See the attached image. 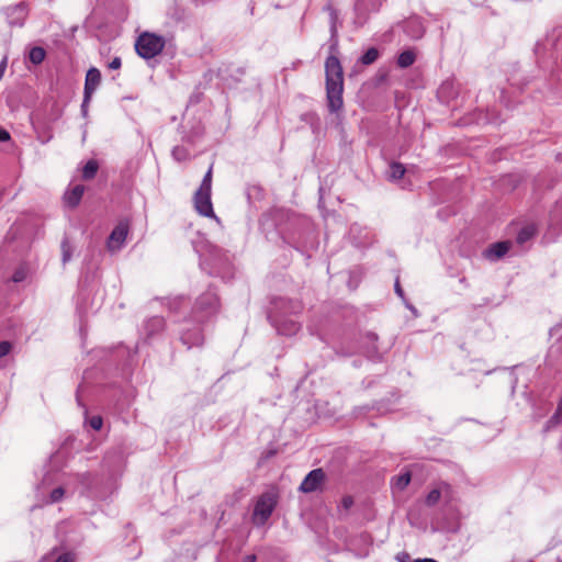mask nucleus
I'll return each mask as SVG.
<instances>
[{"instance_id":"4be33fe9","label":"nucleus","mask_w":562,"mask_h":562,"mask_svg":"<svg viewBox=\"0 0 562 562\" xmlns=\"http://www.w3.org/2000/svg\"><path fill=\"white\" fill-rule=\"evenodd\" d=\"M411 483V473H403L394 479L393 486L398 491L405 490Z\"/></svg>"},{"instance_id":"a878e982","label":"nucleus","mask_w":562,"mask_h":562,"mask_svg":"<svg viewBox=\"0 0 562 562\" xmlns=\"http://www.w3.org/2000/svg\"><path fill=\"white\" fill-rule=\"evenodd\" d=\"M212 177H213V165L210 166L209 170L204 175L200 187L212 189Z\"/></svg>"},{"instance_id":"412c9836","label":"nucleus","mask_w":562,"mask_h":562,"mask_svg":"<svg viewBox=\"0 0 562 562\" xmlns=\"http://www.w3.org/2000/svg\"><path fill=\"white\" fill-rule=\"evenodd\" d=\"M45 56H46V52L41 46L32 47L29 53V58H30L31 63L34 65H40L41 63H43V60L45 59Z\"/></svg>"},{"instance_id":"423d86ee","label":"nucleus","mask_w":562,"mask_h":562,"mask_svg":"<svg viewBox=\"0 0 562 562\" xmlns=\"http://www.w3.org/2000/svg\"><path fill=\"white\" fill-rule=\"evenodd\" d=\"M326 475L323 469L312 470L302 481L299 490L303 493H312L317 491L325 482Z\"/></svg>"},{"instance_id":"bb28decb","label":"nucleus","mask_w":562,"mask_h":562,"mask_svg":"<svg viewBox=\"0 0 562 562\" xmlns=\"http://www.w3.org/2000/svg\"><path fill=\"white\" fill-rule=\"evenodd\" d=\"M65 491L63 487L54 488L50 493L52 503L59 502L64 497Z\"/></svg>"},{"instance_id":"f03ea898","label":"nucleus","mask_w":562,"mask_h":562,"mask_svg":"<svg viewBox=\"0 0 562 562\" xmlns=\"http://www.w3.org/2000/svg\"><path fill=\"white\" fill-rule=\"evenodd\" d=\"M165 47V40L153 33L145 32L135 42L137 54L144 59H150L161 53Z\"/></svg>"},{"instance_id":"c85d7f7f","label":"nucleus","mask_w":562,"mask_h":562,"mask_svg":"<svg viewBox=\"0 0 562 562\" xmlns=\"http://www.w3.org/2000/svg\"><path fill=\"white\" fill-rule=\"evenodd\" d=\"M12 349V345L9 341L0 342V358L7 356Z\"/></svg>"},{"instance_id":"6ab92c4d","label":"nucleus","mask_w":562,"mask_h":562,"mask_svg":"<svg viewBox=\"0 0 562 562\" xmlns=\"http://www.w3.org/2000/svg\"><path fill=\"white\" fill-rule=\"evenodd\" d=\"M416 55L413 50L407 49L402 52L397 57V66L400 68H407L415 63Z\"/></svg>"},{"instance_id":"c756f323","label":"nucleus","mask_w":562,"mask_h":562,"mask_svg":"<svg viewBox=\"0 0 562 562\" xmlns=\"http://www.w3.org/2000/svg\"><path fill=\"white\" fill-rule=\"evenodd\" d=\"M103 425V420L100 416H93L91 419H90V426L94 429V430H100L101 427Z\"/></svg>"},{"instance_id":"0eeeda50","label":"nucleus","mask_w":562,"mask_h":562,"mask_svg":"<svg viewBox=\"0 0 562 562\" xmlns=\"http://www.w3.org/2000/svg\"><path fill=\"white\" fill-rule=\"evenodd\" d=\"M128 229H130V227L126 222H120L115 226V228L110 234V236L108 238V243H106V247L110 251L114 252L123 246V244L127 237Z\"/></svg>"},{"instance_id":"39448f33","label":"nucleus","mask_w":562,"mask_h":562,"mask_svg":"<svg viewBox=\"0 0 562 562\" xmlns=\"http://www.w3.org/2000/svg\"><path fill=\"white\" fill-rule=\"evenodd\" d=\"M276 498L272 494H262L254 509L252 519L257 524H265L276 507Z\"/></svg>"},{"instance_id":"9b49d317","label":"nucleus","mask_w":562,"mask_h":562,"mask_svg":"<svg viewBox=\"0 0 562 562\" xmlns=\"http://www.w3.org/2000/svg\"><path fill=\"white\" fill-rule=\"evenodd\" d=\"M512 248V241L510 240H503L497 241L494 244H491L485 250H484V257L488 260H498L503 258Z\"/></svg>"},{"instance_id":"f704fd0d","label":"nucleus","mask_w":562,"mask_h":562,"mask_svg":"<svg viewBox=\"0 0 562 562\" xmlns=\"http://www.w3.org/2000/svg\"><path fill=\"white\" fill-rule=\"evenodd\" d=\"M10 139V133L0 126V142H9Z\"/></svg>"},{"instance_id":"2eb2a0df","label":"nucleus","mask_w":562,"mask_h":562,"mask_svg":"<svg viewBox=\"0 0 562 562\" xmlns=\"http://www.w3.org/2000/svg\"><path fill=\"white\" fill-rule=\"evenodd\" d=\"M405 172H406V168L403 164L397 162V161H392L389 165L386 178L390 181H398L404 177Z\"/></svg>"},{"instance_id":"e433bc0d","label":"nucleus","mask_w":562,"mask_h":562,"mask_svg":"<svg viewBox=\"0 0 562 562\" xmlns=\"http://www.w3.org/2000/svg\"><path fill=\"white\" fill-rule=\"evenodd\" d=\"M257 561V557L255 554H248L246 557H244L243 559V562H256Z\"/></svg>"},{"instance_id":"ddd939ff","label":"nucleus","mask_w":562,"mask_h":562,"mask_svg":"<svg viewBox=\"0 0 562 562\" xmlns=\"http://www.w3.org/2000/svg\"><path fill=\"white\" fill-rule=\"evenodd\" d=\"M85 192V186L76 184L69 191L64 194L65 204L68 207H76Z\"/></svg>"},{"instance_id":"58836bf2","label":"nucleus","mask_w":562,"mask_h":562,"mask_svg":"<svg viewBox=\"0 0 562 562\" xmlns=\"http://www.w3.org/2000/svg\"><path fill=\"white\" fill-rule=\"evenodd\" d=\"M202 214L205 216H210L212 218H216L215 213L207 212V213H202Z\"/></svg>"},{"instance_id":"cd10ccee","label":"nucleus","mask_w":562,"mask_h":562,"mask_svg":"<svg viewBox=\"0 0 562 562\" xmlns=\"http://www.w3.org/2000/svg\"><path fill=\"white\" fill-rule=\"evenodd\" d=\"M76 555L72 552H66L59 555L55 562H75Z\"/></svg>"},{"instance_id":"f257e3e1","label":"nucleus","mask_w":562,"mask_h":562,"mask_svg":"<svg viewBox=\"0 0 562 562\" xmlns=\"http://www.w3.org/2000/svg\"><path fill=\"white\" fill-rule=\"evenodd\" d=\"M337 13L330 9V33L335 41L330 45V55L325 60L326 100L330 113L339 112L344 106V70L340 60L334 53L337 50Z\"/></svg>"},{"instance_id":"f8f14e48","label":"nucleus","mask_w":562,"mask_h":562,"mask_svg":"<svg viewBox=\"0 0 562 562\" xmlns=\"http://www.w3.org/2000/svg\"><path fill=\"white\" fill-rule=\"evenodd\" d=\"M36 138L42 144H47L54 137L53 127L43 121H32Z\"/></svg>"},{"instance_id":"393cba45","label":"nucleus","mask_w":562,"mask_h":562,"mask_svg":"<svg viewBox=\"0 0 562 562\" xmlns=\"http://www.w3.org/2000/svg\"><path fill=\"white\" fill-rule=\"evenodd\" d=\"M60 248L63 255V262L66 263L70 260L71 257V247L67 239L63 240Z\"/></svg>"},{"instance_id":"2f4dec72","label":"nucleus","mask_w":562,"mask_h":562,"mask_svg":"<svg viewBox=\"0 0 562 562\" xmlns=\"http://www.w3.org/2000/svg\"><path fill=\"white\" fill-rule=\"evenodd\" d=\"M24 278H25V272H24V270H16V271L14 272L13 277H12V280H13L14 282H21V281H23V280H24Z\"/></svg>"},{"instance_id":"20e7f679","label":"nucleus","mask_w":562,"mask_h":562,"mask_svg":"<svg viewBox=\"0 0 562 562\" xmlns=\"http://www.w3.org/2000/svg\"><path fill=\"white\" fill-rule=\"evenodd\" d=\"M2 12L10 26L22 27L29 16L30 8L27 2L21 1L16 4L3 8Z\"/></svg>"},{"instance_id":"72a5a7b5","label":"nucleus","mask_w":562,"mask_h":562,"mask_svg":"<svg viewBox=\"0 0 562 562\" xmlns=\"http://www.w3.org/2000/svg\"><path fill=\"white\" fill-rule=\"evenodd\" d=\"M122 66V60L120 57H114L112 61L109 64L110 69H119Z\"/></svg>"},{"instance_id":"f3484780","label":"nucleus","mask_w":562,"mask_h":562,"mask_svg":"<svg viewBox=\"0 0 562 562\" xmlns=\"http://www.w3.org/2000/svg\"><path fill=\"white\" fill-rule=\"evenodd\" d=\"M449 490H450V486L447 483H442L439 488L431 490L426 496V499H425L426 505L429 507L436 505L441 497L442 491H449Z\"/></svg>"},{"instance_id":"aec40b11","label":"nucleus","mask_w":562,"mask_h":562,"mask_svg":"<svg viewBox=\"0 0 562 562\" xmlns=\"http://www.w3.org/2000/svg\"><path fill=\"white\" fill-rule=\"evenodd\" d=\"M99 164L94 159H90L82 168V178L85 180L93 179L98 172Z\"/></svg>"},{"instance_id":"5701e85b","label":"nucleus","mask_w":562,"mask_h":562,"mask_svg":"<svg viewBox=\"0 0 562 562\" xmlns=\"http://www.w3.org/2000/svg\"><path fill=\"white\" fill-rule=\"evenodd\" d=\"M171 155H172L173 159L179 161V162L180 161H186L190 157L189 150L186 147H183V146H175L172 148Z\"/></svg>"},{"instance_id":"6e6552de","label":"nucleus","mask_w":562,"mask_h":562,"mask_svg":"<svg viewBox=\"0 0 562 562\" xmlns=\"http://www.w3.org/2000/svg\"><path fill=\"white\" fill-rule=\"evenodd\" d=\"M101 83V72L98 68L91 67L88 69L85 79L83 93H86V100L91 99L95 90Z\"/></svg>"},{"instance_id":"b1692460","label":"nucleus","mask_w":562,"mask_h":562,"mask_svg":"<svg viewBox=\"0 0 562 562\" xmlns=\"http://www.w3.org/2000/svg\"><path fill=\"white\" fill-rule=\"evenodd\" d=\"M562 420V398L559 401L555 413L548 420V427H554Z\"/></svg>"},{"instance_id":"7ed1b4c3","label":"nucleus","mask_w":562,"mask_h":562,"mask_svg":"<svg viewBox=\"0 0 562 562\" xmlns=\"http://www.w3.org/2000/svg\"><path fill=\"white\" fill-rule=\"evenodd\" d=\"M385 0H357L353 7L357 27H362L370 19L371 13L378 12Z\"/></svg>"},{"instance_id":"9d476101","label":"nucleus","mask_w":562,"mask_h":562,"mask_svg":"<svg viewBox=\"0 0 562 562\" xmlns=\"http://www.w3.org/2000/svg\"><path fill=\"white\" fill-rule=\"evenodd\" d=\"M403 30L407 36L413 40H419L425 33V26L419 16L408 18L403 25Z\"/></svg>"},{"instance_id":"4c0bfd02","label":"nucleus","mask_w":562,"mask_h":562,"mask_svg":"<svg viewBox=\"0 0 562 562\" xmlns=\"http://www.w3.org/2000/svg\"><path fill=\"white\" fill-rule=\"evenodd\" d=\"M395 291H396V293H398L400 295H402V289H401V286H400L398 282H396V284H395Z\"/></svg>"},{"instance_id":"dca6fc26","label":"nucleus","mask_w":562,"mask_h":562,"mask_svg":"<svg viewBox=\"0 0 562 562\" xmlns=\"http://www.w3.org/2000/svg\"><path fill=\"white\" fill-rule=\"evenodd\" d=\"M247 198L252 207H260L259 205L256 204V202L263 200L265 191L259 186H250L247 189Z\"/></svg>"},{"instance_id":"4468645a","label":"nucleus","mask_w":562,"mask_h":562,"mask_svg":"<svg viewBox=\"0 0 562 562\" xmlns=\"http://www.w3.org/2000/svg\"><path fill=\"white\" fill-rule=\"evenodd\" d=\"M537 233H538V227L536 224H533V223L526 224L525 226H522L520 228V231L517 234V243L522 245L526 241L533 238L537 235Z\"/></svg>"},{"instance_id":"a211bd4d","label":"nucleus","mask_w":562,"mask_h":562,"mask_svg":"<svg viewBox=\"0 0 562 562\" xmlns=\"http://www.w3.org/2000/svg\"><path fill=\"white\" fill-rule=\"evenodd\" d=\"M380 57V52L375 47H370L364 54H362L359 58V63L364 66L372 65Z\"/></svg>"},{"instance_id":"473e14b6","label":"nucleus","mask_w":562,"mask_h":562,"mask_svg":"<svg viewBox=\"0 0 562 562\" xmlns=\"http://www.w3.org/2000/svg\"><path fill=\"white\" fill-rule=\"evenodd\" d=\"M90 101H91V99L86 100V93H83V100L81 103V113L83 116H86L88 114V106H89Z\"/></svg>"},{"instance_id":"1a4fd4ad","label":"nucleus","mask_w":562,"mask_h":562,"mask_svg":"<svg viewBox=\"0 0 562 562\" xmlns=\"http://www.w3.org/2000/svg\"><path fill=\"white\" fill-rule=\"evenodd\" d=\"M211 191L212 189L199 187L193 196L195 211H213Z\"/></svg>"},{"instance_id":"c9c22d12","label":"nucleus","mask_w":562,"mask_h":562,"mask_svg":"<svg viewBox=\"0 0 562 562\" xmlns=\"http://www.w3.org/2000/svg\"><path fill=\"white\" fill-rule=\"evenodd\" d=\"M5 68H7V57H4L0 63V79L3 77Z\"/></svg>"},{"instance_id":"7c9ffc66","label":"nucleus","mask_w":562,"mask_h":562,"mask_svg":"<svg viewBox=\"0 0 562 562\" xmlns=\"http://www.w3.org/2000/svg\"><path fill=\"white\" fill-rule=\"evenodd\" d=\"M340 504L344 509L348 510L353 505V498L350 495H346Z\"/></svg>"}]
</instances>
